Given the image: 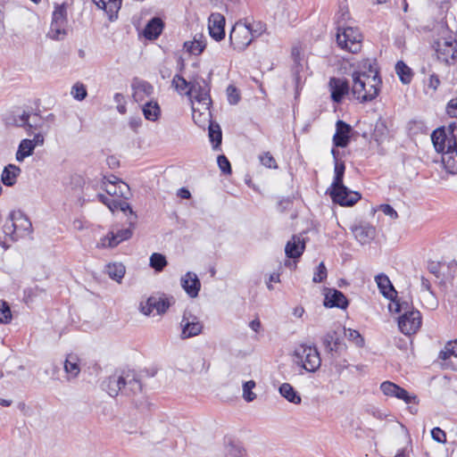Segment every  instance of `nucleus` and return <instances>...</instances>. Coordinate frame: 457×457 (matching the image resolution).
Listing matches in <instances>:
<instances>
[{
    "label": "nucleus",
    "mask_w": 457,
    "mask_h": 457,
    "mask_svg": "<svg viewBox=\"0 0 457 457\" xmlns=\"http://www.w3.org/2000/svg\"><path fill=\"white\" fill-rule=\"evenodd\" d=\"M102 386L112 397L117 396L120 392L126 395H134L142 390L141 382L129 370L115 372L103 382Z\"/></svg>",
    "instance_id": "nucleus-1"
},
{
    "label": "nucleus",
    "mask_w": 457,
    "mask_h": 457,
    "mask_svg": "<svg viewBox=\"0 0 457 457\" xmlns=\"http://www.w3.org/2000/svg\"><path fill=\"white\" fill-rule=\"evenodd\" d=\"M345 165L343 161H337L335 163V176L330 187L329 195L334 203L341 206H353L360 199L361 195L356 191L350 190L343 183Z\"/></svg>",
    "instance_id": "nucleus-2"
},
{
    "label": "nucleus",
    "mask_w": 457,
    "mask_h": 457,
    "mask_svg": "<svg viewBox=\"0 0 457 457\" xmlns=\"http://www.w3.org/2000/svg\"><path fill=\"white\" fill-rule=\"evenodd\" d=\"M381 83L380 77L377 75L370 79L354 77L351 91L361 103L370 102L378 96Z\"/></svg>",
    "instance_id": "nucleus-3"
},
{
    "label": "nucleus",
    "mask_w": 457,
    "mask_h": 457,
    "mask_svg": "<svg viewBox=\"0 0 457 457\" xmlns=\"http://www.w3.org/2000/svg\"><path fill=\"white\" fill-rule=\"evenodd\" d=\"M68 19L65 4L55 6L47 37L54 40H63L68 35Z\"/></svg>",
    "instance_id": "nucleus-4"
},
{
    "label": "nucleus",
    "mask_w": 457,
    "mask_h": 457,
    "mask_svg": "<svg viewBox=\"0 0 457 457\" xmlns=\"http://www.w3.org/2000/svg\"><path fill=\"white\" fill-rule=\"evenodd\" d=\"M361 41L362 36L358 29L353 27L338 28L337 43L340 48L356 54L361 51Z\"/></svg>",
    "instance_id": "nucleus-5"
},
{
    "label": "nucleus",
    "mask_w": 457,
    "mask_h": 457,
    "mask_svg": "<svg viewBox=\"0 0 457 457\" xmlns=\"http://www.w3.org/2000/svg\"><path fill=\"white\" fill-rule=\"evenodd\" d=\"M297 362H302L303 368L309 371H316L321 364V359L316 347L300 345L295 352Z\"/></svg>",
    "instance_id": "nucleus-6"
},
{
    "label": "nucleus",
    "mask_w": 457,
    "mask_h": 457,
    "mask_svg": "<svg viewBox=\"0 0 457 457\" xmlns=\"http://www.w3.org/2000/svg\"><path fill=\"white\" fill-rule=\"evenodd\" d=\"M251 33L245 23L237 22L229 33L230 45L238 52L244 51L253 41Z\"/></svg>",
    "instance_id": "nucleus-7"
},
{
    "label": "nucleus",
    "mask_w": 457,
    "mask_h": 457,
    "mask_svg": "<svg viewBox=\"0 0 457 457\" xmlns=\"http://www.w3.org/2000/svg\"><path fill=\"white\" fill-rule=\"evenodd\" d=\"M322 345L332 359L341 356L347 350V345L342 340L341 334L335 329L329 330L324 335Z\"/></svg>",
    "instance_id": "nucleus-8"
},
{
    "label": "nucleus",
    "mask_w": 457,
    "mask_h": 457,
    "mask_svg": "<svg viewBox=\"0 0 457 457\" xmlns=\"http://www.w3.org/2000/svg\"><path fill=\"white\" fill-rule=\"evenodd\" d=\"M174 303L175 300L172 296L152 295L146 300L145 304L143 303L140 304V310L145 315H150L154 310H156L157 313L162 315L164 314Z\"/></svg>",
    "instance_id": "nucleus-9"
},
{
    "label": "nucleus",
    "mask_w": 457,
    "mask_h": 457,
    "mask_svg": "<svg viewBox=\"0 0 457 457\" xmlns=\"http://www.w3.org/2000/svg\"><path fill=\"white\" fill-rule=\"evenodd\" d=\"M181 338L187 339L201 334L203 324L199 319L190 312L185 311L180 322Z\"/></svg>",
    "instance_id": "nucleus-10"
},
{
    "label": "nucleus",
    "mask_w": 457,
    "mask_h": 457,
    "mask_svg": "<svg viewBox=\"0 0 457 457\" xmlns=\"http://www.w3.org/2000/svg\"><path fill=\"white\" fill-rule=\"evenodd\" d=\"M421 326V314L419 311H407L398 319V327L405 335H411L417 332Z\"/></svg>",
    "instance_id": "nucleus-11"
},
{
    "label": "nucleus",
    "mask_w": 457,
    "mask_h": 457,
    "mask_svg": "<svg viewBox=\"0 0 457 457\" xmlns=\"http://www.w3.org/2000/svg\"><path fill=\"white\" fill-rule=\"evenodd\" d=\"M437 59L446 64L457 58V41L443 39L436 43Z\"/></svg>",
    "instance_id": "nucleus-12"
},
{
    "label": "nucleus",
    "mask_w": 457,
    "mask_h": 457,
    "mask_svg": "<svg viewBox=\"0 0 457 457\" xmlns=\"http://www.w3.org/2000/svg\"><path fill=\"white\" fill-rule=\"evenodd\" d=\"M210 87L204 79H195L191 80V86L186 94L194 96L199 103L209 104L211 102Z\"/></svg>",
    "instance_id": "nucleus-13"
},
{
    "label": "nucleus",
    "mask_w": 457,
    "mask_h": 457,
    "mask_svg": "<svg viewBox=\"0 0 457 457\" xmlns=\"http://www.w3.org/2000/svg\"><path fill=\"white\" fill-rule=\"evenodd\" d=\"M225 17L219 13L213 12L208 19V29L210 36L216 41H220L225 37Z\"/></svg>",
    "instance_id": "nucleus-14"
},
{
    "label": "nucleus",
    "mask_w": 457,
    "mask_h": 457,
    "mask_svg": "<svg viewBox=\"0 0 457 457\" xmlns=\"http://www.w3.org/2000/svg\"><path fill=\"white\" fill-rule=\"evenodd\" d=\"M354 70L352 73V78L359 77V79H370L373 76L378 75V68L376 67V60L363 59L353 65Z\"/></svg>",
    "instance_id": "nucleus-15"
},
{
    "label": "nucleus",
    "mask_w": 457,
    "mask_h": 457,
    "mask_svg": "<svg viewBox=\"0 0 457 457\" xmlns=\"http://www.w3.org/2000/svg\"><path fill=\"white\" fill-rule=\"evenodd\" d=\"M355 239L361 245L369 244L376 237V228L368 222H361L351 227Z\"/></svg>",
    "instance_id": "nucleus-16"
},
{
    "label": "nucleus",
    "mask_w": 457,
    "mask_h": 457,
    "mask_svg": "<svg viewBox=\"0 0 457 457\" xmlns=\"http://www.w3.org/2000/svg\"><path fill=\"white\" fill-rule=\"evenodd\" d=\"M380 389L384 395L403 400L406 403H411L416 400L415 395H410L404 388L390 381L383 382L380 385Z\"/></svg>",
    "instance_id": "nucleus-17"
},
{
    "label": "nucleus",
    "mask_w": 457,
    "mask_h": 457,
    "mask_svg": "<svg viewBox=\"0 0 457 457\" xmlns=\"http://www.w3.org/2000/svg\"><path fill=\"white\" fill-rule=\"evenodd\" d=\"M328 86L331 91V99L335 103H341L344 96L349 93V83L345 79L331 78Z\"/></svg>",
    "instance_id": "nucleus-18"
},
{
    "label": "nucleus",
    "mask_w": 457,
    "mask_h": 457,
    "mask_svg": "<svg viewBox=\"0 0 457 457\" xmlns=\"http://www.w3.org/2000/svg\"><path fill=\"white\" fill-rule=\"evenodd\" d=\"M352 127L344 120H338L336 123V133L333 137V144L337 147H346L350 142Z\"/></svg>",
    "instance_id": "nucleus-19"
},
{
    "label": "nucleus",
    "mask_w": 457,
    "mask_h": 457,
    "mask_svg": "<svg viewBox=\"0 0 457 457\" xmlns=\"http://www.w3.org/2000/svg\"><path fill=\"white\" fill-rule=\"evenodd\" d=\"M442 163L445 170L450 174L457 173V143L453 140V144H449L447 150L441 152Z\"/></svg>",
    "instance_id": "nucleus-20"
},
{
    "label": "nucleus",
    "mask_w": 457,
    "mask_h": 457,
    "mask_svg": "<svg viewBox=\"0 0 457 457\" xmlns=\"http://www.w3.org/2000/svg\"><path fill=\"white\" fill-rule=\"evenodd\" d=\"M324 305L328 308H340L346 309L348 306V300L345 295L337 289H328L325 294Z\"/></svg>",
    "instance_id": "nucleus-21"
},
{
    "label": "nucleus",
    "mask_w": 457,
    "mask_h": 457,
    "mask_svg": "<svg viewBox=\"0 0 457 457\" xmlns=\"http://www.w3.org/2000/svg\"><path fill=\"white\" fill-rule=\"evenodd\" d=\"M133 97L136 102H141L145 96L154 93V87L147 81L135 78L132 81Z\"/></svg>",
    "instance_id": "nucleus-22"
},
{
    "label": "nucleus",
    "mask_w": 457,
    "mask_h": 457,
    "mask_svg": "<svg viewBox=\"0 0 457 457\" xmlns=\"http://www.w3.org/2000/svg\"><path fill=\"white\" fill-rule=\"evenodd\" d=\"M181 287L190 297H196L200 291L201 283L196 274L188 271L180 279Z\"/></svg>",
    "instance_id": "nucleus-23"
},
{
    "label": "nucleus",
    "mask_w": 457,
    "mask_h": 457,
    "mask_svg": "<svg viewBox=\"0 0 457 457\" xmlns=\"http://www.w3.org/2000/svg\"><path fill=\"white\" fill-rule=\"evenodd\" d=\"M135 220L129 221V227L127 228L118 229L116 232L112 231L110 233L111 237H106L104 240H108V246L115 247L120 243L129 239L133 234V227Z\"/></svg>",
    "instance_id": "nucleus-24"
},
{
    "label": "nucleus",
    "mask_w": 457,
    "mask_h": 457,
    "mask_svg": "<svg viewBox=\"0 0 457 457\" xmlns=\"http://www.w3.org/2000/svg\"><path fill=\"white\" fill-rule=\"evenodd\" d=\"M375 280L378 284V287L379 288L380 293L385 297L390 300L397 298V292L392 285L389 278L386 274L380 273L377 275L375 277Z\"/></svg>",
    "instance_id": "nucleus-25"
},
{
    "label": "nucleus",
    "mask_w": 457,
    "mask_h": 457,
    "mask_svg": "<svg viewBox=\"0 0 457 457\" xmlns=\"http://www.w3.org/2000/svg\"><path fill=\"white\" fill-rule=\"evenodd\" d=\"M305 248V242L299 236H293L292 239L287 242L285 247V253L289 258L300 257Z\"/></svg>",
    "instance_id": "nucleus-26"
},
{
    "label": "nucleus",
    "mask_w": 457,
    "mask_h": 457,
    "mask_svg": "<svg viewBox=\"0 0 457 457\" xmlns=\"http://www.w3.org/2000/svg\"><path fill=\"white\" fill-rule=\"evenodd\" d=\"M64 371L67 375V380L76 378L80 373L79 359L75 354H68L63 364Z\"/></svg>",
    "instance_id": "nucleus-27"
},
{
    "label": "nucleus",
    "mask_w": 457,
    "mask_h": 457,
    "mask_svg": "<svg viewBox=\"0 0 457 457\" xmlns=\"http://www.w3.org/2000/svg\"><path fill=\"white\" fill-rule=\"evenodd\" d=\"M163 27L164 23L162 19L158 17L153 18L148 21L144 29L145 37L149 40L156 39L162 34Z\"/></svg>",
    "instance_id": "nucleus-28"
},
{
    "label": "nucleus",
    "mask_w": 457,
    "mask_h": 457,
    "mask_svg": "<svg viewBox=\"0 0 457 457\" xmlns=\"http://www.w3.org/2000/svg\"><path fill=\"white\" fill-rule=\"evenodd\" d=\"M10 217L13 220L16 229L19 232V238L31 230L32 224L30 220L21 212H12Z\"/></svg>",
    "instance_id": "nucleus-29"
},
{
    "label": "nucleus",
    "mask_w": 457,
    "mask_h": 457,
    "mask_svg": "<svg viewBox=\"0 0 457 457\" xmlns=\"http://www.w3.org/2000/svg\"><path fill=\"white\" fill-rule=\"evenodd\" d=\"M21 173V169L14 164H8L2 172V182L8 187H12L16 183V179Z\"/></svg>",
    "instance_id": "nucleus-30"
},
{
    "label": "nucleus",
    "mask_w": 457,
    "mask_h": 457,
    "mask_svg": "<svg viewBox=\"0 0 457 457\" xmlns=\"http://www.w3.org/2000/svg\"><path fill=\"white\" fill-rule=\"evenodd\" d=\"M279 394L286 398L288 402L300 404L302 398L300 395L289 383H283L278 388Z\"/></svg>",
    "instance_id": "nucleus-31"
},
{
    "label": "nucleus",
    "mask_w": 457,
    "mask_h": 457,
    "mask_svg": "<svg viewBox=\"0 0 457 457\" xmlns=\"http://www.w3.org/2000/svg\"><path fill=\"white\" fill-rule=\"evenodd\" d=\"M206 46L205 38L203 35H196L191 42H186L184 47L192 54L198 55L203 53Z\"/></svg>",
    "instance_id": "nucleus-32"
},
{
    "label": "nucleus",
    "mask_w": 457,
    "mask_h": 457,
    "mask_svg": "<svg viewBox=\"0 0 457 457\" xmlns=\"http://www.w3.org/2000/svg\"><path fill=\"white\" fill-rule=\"evenodd\" d=\"M144 116L146 120L155 121L161 115V108L156 101H149L143 105Z\"/></svg>",
    "instance_id": "nucleus-33"
},
{
    "label": "nucleus",
    "mask_w": 457,
    "mask_h": 457,
    "mask_svg": "<svg viewBox=\"0 0 457 457\" xmlns=\"http://www.w3.org/2000/svg\"><path fill=\"white\" fill-rule=\"evenodd\" d=\"M35 149V143L30 139H23L21 141L18 151L16 153V160L22 162L26 157L31 155Z\"/></svg>",
    "instance_id": "nucleus-34"
},
{
    "label": "nucleus",
    "mask_w": 457,
    "mask_h": 457,
    "mask_svg": "<svg viewBox=\"0 0 457 457\" xmlns=\"http://www.w3.org/2000/svg\"><path fill=\"white\" fill-rule=\"evenodd\" d=\"M446 134L444 128L435 129L431 134V140L436 152H444L445 147Z\"/></svg>",
    "instance_id": "nucleus-35"
},
{
    "label": "nucleus",
    "mask_w": 457,
    "mask_h": 457,
    "mask_svg": "<svg viewBox=\"0 0 457 457\" xmlns=\"http://www.w3.org/2000/svg\"><path fill=\"white\" fill-rule=\"evenodd\" d=\"M395 72L403 84H409L412 79V71L403 61H398L395 64Z\"/></svg>",
    "instance_id": "nucleus-36"
},
{
    "label": "nucleus",
    "mask_w": 457,
    "mask_h": 457,
    "mask_svg": "<svg viewBox=\"0 0 457 457\" xmlns=\"http://www.w3.org/2000/svg\"><path fill=\"white\" fill-rule=\"evenodd\" d=\"M105 270L109 277L117 282H120L126 272L125 266L122 263L108 264Z\"/></svg>",
    "instance_id": "nucleus-37"
},
{
    "label": "nucleus",
    "mask_w": 457,
    "mask_h": 457,
    "mask_svg": "<svg viewBox=\"0 0 457 457\" xmlns=\"http://www.w3.org/2000/svg\"><path fill=\"white\" fill-rule=\"evenodd\" d=\"M209 137L210 141L212 143V147L214 150H218L221 144L222 140V133L219 124L210 122L209 125Z\"/></svg>",
    "instance_id": "nucleus-38"
},
{
    "label": "nucleus",
    "mask_w": 457,
    "mask_h": 457,
    "mask_svg": "<svg viewBox=\"0 0 457 457\" xmlns=\"http://www.w3.org/2000/svg\"><path fill=\"white\" fill-rule=\"evenodd\" d=\"M387 132L388 130L386 122L383 120L379 119L375 124L372 137L375 139V141L380 144L386 137Z\"/></svg>",
    "instance_id": "nucleus-39"
},
{
    "label": "nucleus",
    "mask_w": 457,
    "mask_h": 457,
    "mask_svg": "<svg viewBox=\"0 0 457 457\" xmlns=\"http://www.w3.org/2000/svg\"><path fill=\"white\" fill-rule=\"evenodd\" d=\"M452 356L457 357V339L454 341L447 342L438 355L439 359L444 361L449 359Z\"/></svg>",
    "instance_id": "nucleus-40"
},
{
    "label": "nucleus",
    "mask_w": 457,
    "mask_h": 457,
    "mask_svg": "<svg viewBox=\"0 0 457 457\" xmlns=\"http://www.w3.org/2000/svg\"><path fill=\"white\" fill-rule=\"evenodd\" d=\"M344 334L345 337L353 342L357 347H363L365 341L362 336L359 333V331L352 328H344Z\"/></svg>",
    "instance_id": "nucleus-41"
},
{
    "label": "nucleus",
    "mask_w": 457,
    "mask_h": 457,
    "mask_svg": "<svg viewBox=\"0 0 457 457\" xmlns=\"http://www.w3.org/2000/svg\"><path fill=\"white\" fill-rule=\"evenodd\" d=\"M167 263L165 256L162 253H154L150 257V267L158 272L162 271Z\"/></svg>",
    "instance_id": "nucleus-42"
},
{
    "label": "nucleus",
    "mask_w": 457,
    "mask_h": 457,
    "mask_svg": "<svg viewBox=\"0 0 457 457\" xmlns=\"http://www.w3.org/2000/svg\"><path fill=\"white\" fill-rule=\"evenodd\" d=\"M393 303L389 304V310L390 312H403L406 313L407 311H414L411 306L406 301L401 302L400 300L394 298V300H391Z\"/></svg>",
    "instance_id": "nucleus-43"
},
{
    "label": "nucleus",
    "mask_w": 457,
    "mask_h": 457,
    "mask_svg": "<svg viewBox=\"0 0 457 457\" xmlns=\"http://www.w3.org/2000/svg\"><path fill=\"white\" fill-rule=\"evenodd\" d=\"M172 86L179 93L187 92L191 86V80L187 81L182 76L176 74L172 79Z\"/></svg>",
    "instance_id": "nucleus-44"
},
{
    "label": "nucleus",
    "mask_w": 457,
    "mask_h": 457,
    "mask_svg": "<svg viewBox=\"0 0 457 457\" xmlns=\"http://www.w3.org/2000/svg\"><path fill=\"white\" fill-rule=\"evenodd\" d=\"M12 320V312L7 302L0 301V323L8 324Z\"/></svg>",
    "instance_id": "nucleus-45"
},
{
    "label": "nucleus",
    "mask_w": 457,
    "mask_h": 457,
    "mask_svg": "<svg viewBox=\"0 0 457 457\" xmlns=\"http://www.w3.org/2000/svg\"><path fill=\"white\" fill-rule=\"evenodd\" d=\"M4 233L6 236H9L12 241H17L19 239V232L16 229L15 224L13 223V220L10 217V220H6L3 227Z\"/></svg>",
    "instance_id": "nucleus-46"
},
{
    "label": "nucleus",
    "mask_w": 457,
    "mask_h": 457,
    "mask_svg": "<svg viewBox=\"0 0 457 457\" xmlns=\"http://www.w3.org/2000/svg\"><path fill=\"white\" fill-rule=\"evenodd\" d=\"M254 387L255 382L253 380L246 381L243 385V397L248 403L253 402L256 398V395L252 391Z\"/></svg>",
    "instance_id": "nucleus-47"
},
{
    "label": "nucleus",
    "mask_w": 457,
    "mask_h": 457,
    "mask_svg": "<svg viewBox=\"0 0 457 457\" xmlns=\"http://www.w3.org/2000/svg\"><path fill=\"white\" fill-rule=\"evenodd\" d=\"M246 27H248V29L251 30V36L253 37V39L254 37H260L262 33L266 31V24L262 21H253L252 23L246 24Z\"/></svg>",
    "instance_id": "nucleus-48"
},
{
    "label": "nucleus",
    "mask_w": 457,
    "mask_h": 457,
    "mask_svg": "<svg viewBox=\"0 0 457 457\" xmlns=\"http://www.w3.org/2000/svg\"><path fill=\"white\" fill-rule=\"evenodd\" d=\"M71 94L73 96V98L78 101L84 100L87 96L86 87L82 83L79 82L71 87Z\"/></svg>",
    "instance_id": "nucleus-49"
},
{
    "label": "nucleus",
    "mask_w": 457,
    "mask_h": 457,
    "mask_svg": "<svg viewBox=\"0 0 457 457\" xmlns=\"http://www.w3.org/2000/svg\"><path fill=\"white\" fill-rule=\"evenodd\" d=\"M440 84L441 81L438 75L436 73L430 74L426 84L427 93H430L431 95L436 93Z\"/></svg>",
    "instance_id": "nucleus-50"
},
{
    "label": "nucleus",
    "mask_w": 457,
    "mask_h": 457,
    "mask_svg": "<svg viewBox=\"0 0 457 457\" xmlns=\"http://www.w3.org/2000/svg\"><path fill=\"white\" fill-rule=\"evenodd\" d=\"M42 124H43L42 118L38 114H37V113L29 114V121L28 124L27 132L29 134L32 133L33 130H36V129L41 128Z\"/></svg>",
    "instance_id": "nucleus-51"
},
{
    "label": "nucleus",
    "mask_w": 457,
    "mask_h": 457,
    "mask_svg": "<svg viewBox=\"0 0 457 457\" xmlns=\"http://www.w3.org/2000/svg\"><path fill=\"white\" fill-rule=\"evenodd\" d=\"M227 453L230 457H244L245 450L241 445L231 443L228 445Z\"/></svg>",
    "instance_id": "nucleus-52"
},
{
    "label": "nucleus",
    "mask_w": 457,
    "mask_h": 457,
    "mask_svg": "<svg viewBox=\"0 0 457 457\" xmlns=\"http://www.w3.org/2000/svg\"><path fill=\"white\" fill-rule=\"evenodd\" d=\"M228 101L230 104H237L240 101V94L237 88L229 85L227 88Z\"/></svg>",
    "instance_id": "nucleus-53"
},
{
    "label": "nucleus",
    "mask_w": 457,
    "mask_h": 457,
    "mask_svg": "<svg viewBox=\"0 0 457 457\" xmlns=\"http://www.w3.org/2000/svg\"><path fill=\"white\" fill-rule=\"evenodd\" d=\"M408 128L410 132L413 134H417L419 132L425 133L427 131L426 125L422 120H412L409 122Z\"/></svg>",
    "instance_id": "nucleus-54"
},
{
    "label": "nucleus",
    "mask_w": 457,
    "mask_h": 457,
    "mask_svg": "<svg viewBox=\"0 0 457 457\" xmlns=\"http://www.w3.org/2000/svg\"><path fill=\"white\" fill-rule=\"evenodd\" d=\"M217 162H218L219 168L224 174L231 173L232 170H231L230 162L225 155H223V154L219 155L217 158Z\"/></svg>",
    "instance_id": "nucleus-55"
},
{
    "label": "nucleus",
    "mask_w": 457,
    "mask_h": 457,
    "mask_svg": "<svg viewBox=\"0 0 457 457\" xmlns=\"http://www.w3.org/2000/svg\"><path fill=\"white\" fill-rule=\"evenodd\" d=\"M327 278V269L323 262H320L318 267L317 270L314 273L312 281L314 283H320Z\"/></svg>",
    "instance_id": "nucleus-56"
},
{
    "label": "nucleus",
    "mask_w": 457,
    "mask_h": 457,
    "mask_svg": "<svg viewBox=\"0 0 457 457\" xmlns=\"http://www.w3.org/2000/svg\"><path fill=\"white\" fill-rule=\"evenodd\" d=\"M96 197L99 200V202H101L102 204L106 205L112 212H114L117 210V206H116L117 200L112 199L103 194H98L96 195Z\"/></svg>",
    "instance_id": "nucleus-57"
},
{
    "label": "nucleus",
    "mask_w": 457,
    "mask_h": 457,
    "mask_svg": "<svg viewBox=\"0 0 457 457\" xmlns=\"http://www.w3.org/2000/svg\"><path fill=\"white\" fill-rule=\"evenodd\" d=\"M13 121L16 126L24 128L27 130L29 121V113L24 112L21 115L15 116Z\"/></svg>",
    "instance_id": "nucleus-58"
},
{
    "label": "nucleus",
    "mask_w": 457,
    "mask_h": 457,
    "mask_svg": "<svg viewBox=\"0 0 457 457\" xmlns=\"http://www.w3.org/2000/svg\"><path fill=\"white\" fill-rule=\"evenodd\" d=\"M106 4L108 6V14L110 19H112L113 14H116L120 8L121 0H106Z\"/></svg>",
    "instance_id": "nucleus-59"
},
{
    "label": "nucleus",
    "mask_w": 457,
    "mask_h": 457,
    "mask_svg": "<svg viewBox=\"0 0 457 457\" xmlns=\"http://www.w3.org/2000/svg\"><path fill=\"white\" fill-rule=\"evenodd\" d=\"M432 438L437 443H445L446 442V434L440 428L436 427L431 430Z\"/></svg>",
    "instance_id": "nucleus-60"
},
{
    "label": "nucleus",
    "mask_w": 457,
    "mask_h": 457,
    "mask_svg": "<svg viewBox=\"0 0 457 457\" xmlns=\"http://www.w3.org/2000/svg\"><path fill=\"white\" fill-rule=\"evenodd\" d=\"M260 160L261 162L268 168H277L276 161L269 152L261 155Z\"/></svg>",
    "instance_id": "nucleus-61"
},
{
    "label": "nucleus",
    "mask_w": 457,
    "mask_h": 457,
    "mask_svg": "<svg viewBox=\"0 0 457 457\" xmlns=\"http://www.w3.org/2000/svg\"><path fill=\"white\" fill-rule=\"evenodd\" d=\"M292 58L294 60V67H293V70H294V72L295 74L299 73L300 71V66H301V58H300V51L297 47H294L292 49Z\"/></svg>",
    "instance_id": "nucleus-62"
},
{
    "label": "nucleus",
    "mask_w": 457,
    "mask_h": 457,
    "mask_svg": "<svg viewBox=\"0 0 457 457\" xmlns=\"http://www.w3.org/2000/svg\"><path fill=\"white\" fill-rule=\"evenodd\" d=\"M446 113L452 118H457V98L452 99L446 105Z\"/></svg>",
    "instance_id": "nucleus-63"
},
{
    "label": "nucleus",
    "mask_w": 457,
    "mask_h": 457,
    "mask_svg": "<svg viewBox=\"0 0 457 457\" xmlns=\"http://www.w3.org/2000/svg\"><path fill=\"white\" fill-rule=\"evenodd\" d=\"M443 266H444V264H442L440 262H431L428 264V270L432 274H434L436 278H439L440 277V271H441V269L443 268Z\"/></svg>",
    "instance_id": "nucleus-64"
}]
</instances>
